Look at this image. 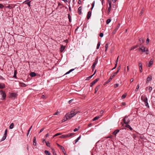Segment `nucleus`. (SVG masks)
Returning a JSON list of instances; mask_svg holds the SVG:
<instances>
[{"instance_id": "obj_1", "label": "nucleus", "mask_w": 155, "mask_h": 155, "mask_svg": "<svg viewBox=\"0 0 155 155\" xmlns=\"http://www.w3.org/2000/svg\"><path fill=\"white\" fill-rule=\"evenodd\" d=\"M141 100L145 103V105L149 107V106L148 103L147 101L148 99L147 97L145 96H141Z\"/></svg>"}, {"instance_id": "obj_2", "label": "nucleus", "mask_w": 155, "mask_h": 155, "mask_svg": "<svg viewBox=\"0 0 155 155\" xmlns=\"http://www.w3.org/2000/svg\"><path fill=\"white\" fill-rule=\"evenodd\" d=\"M0 95L1 96V100H3L6 97V94L2 90L0 91Z\"/></svg>"}, {"instance_id": "obj_3", "label": "nucleus", "mask_w": 155, "mask_h": 155, "mask_svg": "<svg viewBox=\"0 0 155 155\" xmlns=\"http://www.w3.org/2000/svg\"><path fill=\"white\" fill-rule=\"evenodd\" d=\"M123 121L124 124H127L129 123L130 121L129 118H128V116H126L123 119Z\"/></svg>"}, {"instance_id": "obj_4", "label": "nucleus", "mask_w": 155, "mask_h": 155, "mask_svg": "<svg viewBox=\"0 0 155 155\" xmlns=\"http://www.w3.org/2000/svg\"><path fill=\"white\" fill-rule=\"evenodd\" d=\"M79 112V111H76L75 109H73L71 112V113L73 114L72 115L73 117Z\"/></svg>"}, {"instance_id": "obj_5", "label": "nucleus", "mask_w": 155, "mask_h": 155, "mask_svg": "<svg viewBox=\"0 0 155 155\" xmlns=\"http://www.w3.org/2000/svg\"><path fill=\"white\" fill-rule=\"evenodd\" d=\"M138 66L139 67L140 71V72L141 73L143 71L142 63L140 61L139 62H138Z\"/></svg>"}, {"instance_id": "obj_6", "label": "nucleus", "mask_w": 155, "mask_h": 155, "mask_svg": "<svg viewBox=\"0 0 155 155\" xmlns=\"http://www.w3.org/2000/svg\"><path fill=\"white\" fill-rule=\"evenodd\" d=\"M138 49L139 50H141L143 52H145L146 51H148V49L146 50L144 46H142L141 47L139 48Z\"/></svg>"}, {"instance_id": "obj_7", "label": "nucleus", "mask_w": 155, "mask_h": 155, "mask_svg": "<svg viewBox=\"0 0 155 155\" xmlns=\"http://www.w3.org/2000/svg\"><path fill=\"white\" fill-rule=\"evenodd\" d=\"M72 114L71 113L70 114H67L66 115V117L68 118V119H70L72 117H73Z\"/></svg>"}, {"instance_id": "obj_8", "label": "nucleus", "mask_w": 155, "mask_h": 155, "mask_svg": "<svg viewBox=\"0 0 155 155\" xmlns=\"http://www.w3.org/2000/svg\"><path fill=\"white\" fill-rule=\"evenodd\" d=\"M99 80V78H97L94 80L90 84V86L92 87L93 85L94 84Z\"/></svg>"}, {"instance_id": "obj_9", "label": "nucleus", "mask_w": 155, "mask_h": 155, "mask_svg": "<svg viewBox=\"0 0 155 155\" xmlns=\"http://www.w3.org/2000/svg\"><path fill=\"white\" fill-rule=\"evenodd\" d=\"M120 26V24H119L118 25H117L116 28H115V29L112 32L113 34H115L117 30L118 29V28Z\"/></svg>"}, {"instance_id": "obj_10", "label": "nucleus", "mask_w": 155, "mask_h": 155, "mask_svg": "<svg viewBox=\"0 0 155 155\" xmlns=\"http://www.w3.org/2000/svg\"><path fill=\"white\" fill-rule=\"evenodd\" d=\"M91 11L88 12L87 16V18L88 19H89L90 18V17L91 16Z\"/></svg>"}, {"instance_id": "obj_11", "label": "nucleus", "mask_w": 155, "mask_h": 155, "mask_svg": "<svg viewBox=\"0 0 155 155\" xmlns=\"http://www.w3.org/2000/svg\"><path fill=\"white\" fill-rule=\"evenodd\" d=\"M152 79L151 76H149L147 78V83Z\"/></svg>"}, {"instance_id": "obj_12", "label": "nucleus", "mask_w": 155, "mask_h": 155, "mask_svg": "<svg viewBox=\"0 0 155 155\" xmlns=\"http://www.w3.org/2000/svg\"><path fill=\"white\" fill-rule=\"evenodd\" d=\"M5 87V85L4 83H0V88L3 89Z\"/></svg>"}, {"instance_id": "obj_13", "label": "nucleus", "mask_w": 155, "mask_h": 155, "mask_svg": "<svg viewBox=\"0 0 155 155\" xmlns=\"http://www.w3.org/2000/svg\"><path fill=\"white\" fill-rule=\"evenodd\" d=\"M81 10H82V7L81 6H80L79 7L78 9V12L79 15H81Z\"/></svg>"}, {"instance_id": "obj_14", "label": "nucleus", "mask_w": 155, "mask_h": 155, "mask_svg": "<svg viewBox=\"0 0 155 155\" xmlns=\"http://www.w3.org/2000/svg\"><path fill=\"white\" fill-rule=\"evenodd\" d=\"M65 48V47L63 45H61L60 48V51L61 52H62L64 50Z\"/></svg>"}, {"instance_id": "obj_15", "label": "nucleus", "mask_w": 155, "mask_h": 155, "mask_svg": "<svg viewBox=\"0 0 155 155\" xmlns=\"http://www.w3.org/2000/svg\"><path fill=\"white\" fill-rule=\"evenodd\" d=\"M153 60L152 59H151L150 60V61L149 63V64L148 65V67H150L152 64H153Z\"/></svg>"}, {"instance_id": "obj_16", "label": "nucleus", "mask_w": 155, "mask_h": 155, "mask_svg": "<svg viewBox=\"0 0 155 155\" xmlns=\"http://www.w3.org/2000/svg\"><path fill=\"white\" fill-rule=\"evenodd\" d=\"M119 130L118 129L115 130L114 132H113V134L114 135H116L117 133L119 132Z\"/></svg>"}, {"instance_id": "obj_17", "label": "nucleus", "mask_w": 155, "mask_h": 155, "mask_svg": "<svg viewBox=\"0 0 155 155\" xmlns=\"http://www.w3.org/2000/svg\"><path fill=\"white\" fill-rule=\"evenodd\" d=\"M17 96V94H16L15 93H11V94H10V97H16Z\"/></svg>"}, {"instance_id": "obj_18", "label": "nucleus", "mask_w": 155, "mask_h": 155, "mask_svg": "<svg viewBox=\"0 0 155 155\" xmlns=\"http://www.w3.org/2000/svg\"><path fill=\"white\" fill-rule=\"evenodd\" d=\"M30 75L31 77H34L36 75V74L34 72H32L30 73Z\"/></svg>"}, {"instance_id": "obj_19", "label": "nucleus", "mask_w": 155, "mask_h": 155, "mask_svg": "<svg viewBox=\"0 0 155 155\" xmlns=\"http://www.w3.org/2000/svg\"><path fill=\"white\" fill-rule=\"evenodd\" d=\"M97 63H98V59H97V58L95 59V61L94 62L92 66H93L95 67V65Z\"/></svg>"}, {"instance_id": "obj_20", "label": "nucleus", "mask_w": 155, "mask_h": 155, "mask_svg": "<svg viewBox=\"0 0 155 155\" xmlns=\"http://www.w3.org/2000/svg\"><path fill=\"white\" fill-rule=\"evenodd\" d=\"M67 137H68V134L63 135L60 137V138H66Z\"/></svg>"}, {"instance_id": "obj_21", "label": "nucleus", "mask_w": 155, "mask_h": 155, "mask_svg": "<svg viewBox=\"0 0 155 155\" xmlns=\"http://www.w3.org/2000/svg\"><path fill=\"white\" fill-rule=\"evenodd\" d=\"M33 145L35 146H36V145L37 143L36 140V138L35 137H34L33 138Z\"/></svg>"}, {"instance_id": "obj_22", "label": "nucleus", "mask_w": 155, "mask_h": 155, "mask_svg": "<svg viewBox=\"0 0 155 155\" xmlns=\"http://www.w3.org/2000/svg\"><path fill=\"white\" fill-rule=\"evenodd\" d=\"M57 146H58V147L60 148V149L62 150H64V147H62V146H61L59 144H58V143H57Z\"/></svg>"}, {"instance_id": "obj_23", "label": "nucleus", "mask_w": 155, "mask_h": 155, "mask_svg": "<svg viewBox=\"0 0 155 155\" xmlns=\"http://www.w3.org/2000/svg\"><path fill=\"white\" fill-rule=\"evenodd\" d=\"M68 120V118L66 117V116L65 115L64 117V119L62 120V122H64Z\"/></svg>"}, {"instance_id": "obj_24", "label": "nucleus", "mask_w": 155, "mask_h": 155, "mask_svg": "<svg viewBox=\"0 0 155 155\" xmlns=\"http://www.w3.org/2000/svg\"><path fill=\"white\" fill-rule=\"evenodd\" d=\"M45 154L46 155H50L51 153L48 151L45 150L44 151Z\"/></svg>"}, {"instance_id": "obj_25", "label": "nucleus", "mask_w": 155, "mask_h": 155, "mask_svg": "<svg viewBox=\"0 0 155 155\" xmlns=\"http://www.w3.org/2000/svg\"><path fill=\"white\" fill-rule=\"evenodd\" d=\"M14 126V124L13 123H12L10 124L9 128L10 129H12L13 128Z\"/></svg>"}, {"instance_id": "obj_26", "label": "nucleus", "mask_w": 155, "mask_h": 155, "mask_svg": "<svg viewBox=\"0 0 155 155\" xmlns=\"http://www.w3.org/2000/svg\"><path fill=\"white\" fill-rule=\"evenodd\" d=\"M74 70V69H71V70H70L68 71L67 72L64 74V75H66V74H69L71 72V71H73V70Z\"/></svg>"}, {"instance_id": "obj_27", "label": "nucleus", "mask_w": 155, "mask_h": 155, "mask_svg": "<svg viewBox=\"0 0 155 155\" xmlns=\"http://www.w3.org/2000/svg\"><path fill=\"white\" fill-rule=\"evenodd\" d=\"M117 72H115L113 74H112L110 76H111V77L113 78L117 74Z\"/></svg>"}, {"instance_id": "obj_28", "label": "nucleus", "mask_w": 155, "mask_h": 155, "mask_svg": "<svg viewBox=\"0 0 155 155\" xmlns=\"http://www.w3.org/2000/svg\"><path fill=\"white\" fill-rule=\"evenodd\" d=\"M81 137V136H80L79 137H78L76 140H75V143H76L77 142H78V141L80 140Z\"/></svg>"}, {"instance_id": "obj_29", "label": "nucleus", "mask_w": 155, "mask_h": 155, "mask_svg": "<svg viewBox=\"0 0 155 155\" xmlns=\"http://www.w3.org/2000/svg\"><path fill=\"white\" fill-rule=\"evenodd\" d=\"M20 84L21 86L23 87H25L27 86L26 84H25L23 83H20Z\"/></svg>"}, {"instance_id": "obj_30", "label": "nucleus", "mask_w": 155, "mask_h": 155, "mask_svg": "<svg viewBox=\"0 0 155 155\" xmlns=\"http://www.w3.org/2000/svg\"><path fill=\"white\" fill-rule=\"evenodd\" d=\"M99 117H100L99 116H96L93 118V121H95V120L98 119L99 118Z\"/></svg>"}, {"instance_id": "obj_31", "label": "nucleus", "mask_w": 155, "mask_h": 155, "mask_svg": "<svg viewBox=\"0 0 155 155\" xmlns=\"http://www.w3.org/2000/svg\"><path fill=\"white\" fill-rule=\"evenodd\" d=\"M68 18L69 20V21L70 22H71V17L70 14H68Z\"/></svg>"}, {"instance_id": "obj_32", "label": "nucleus", "mask_w": 155, "mask_h": 155, "mask_svg": "<svg viewBox=\"0 0 155 155\" xmlns=\"http://www.w3.org/2000/svg\"><path fill=\"white\" fill-rule=\"evenodd\" d=\"M112 78H113L110 76L109 79L105 83L107 84L109 83L112 79Z\"/></svg>"}, {"instance_id": "obj_33", "label": "nucleus", "mask_w": 155, "mask_h": 155, "mask_svg": "<svg viewBox=\"0 0 155 155\" xmlns=\"http://www.w3.org/2000/svg\"><path fill=\"white\" fill-rule=\"evenodd\" d=\"M125 127L128 128H129L131 130H132V128L130 127V126L128 124H126L125 126Z\"/></svg>"}, {"instance_id": "obj_34", "label": "nucleus", "mask_w": 155, "mask_h": 155, "mask_svg": "<svg viewBox=\"0 0 155 155\" xmlns=\"http://www.w3.org/2000/svg\"><path fill=\"white\" fill-rule=\"evenodd\" d=\"M93 76V75H92L91 76L87 77L86 78V80H90Z\"/></svg>"}, {"instance_id": "obj_35", "label": "nucleus", "mask_w": 155, "mask_h": 155, "mask_svg": "<svg viewBox=\"0 0 155 155\" xmlns=\"http://www.w3.org/2000/svg\"><path fill=\"white\" fill-rule=\"evenodd\" d=\"M32 126H31L29 128V130H28V133H27V136H28V135L29 133V132H30V131L31 130V129L32 128Z\"/></svg>"}, {"instance_id": "obj_36", "label": "nucleus", "mask_w": 155, "mask_h": 155, "mask_svg": "<svg viewBox=\"0 0 155 155\" xmlns=\"http://www.w3.org/2000/svg\"><path fill=\"white\" fill-rule=\"evenodd\" d=\"M101 43L100 42H98L97 43V49H98L99 48V47Z\"/></svg>"}, {"instance_id": "obj_37", "label": "nucleus", "mask_w": 155, "mask_h": 155, "mask_svg": "<svg viewBox=\"0 0 155 155\" xmlns=\"http://www.w3.org/2000/svg\"><path fill=\"white\" fill-rule=\"evenodd\" d=\"M74 134V133H72L69 134H68V137H70L72 136Z\"/></svg>"}, {"instance_id": "obj_38", "label": "nucleus", "mask_w": 155, "mask_h": 155, "mask_svg": "<svg viewBox=\"0 0 155 155\" xmlns=\"http://www.w3.org/2000/svg\"><path fill=\"white\" fill-rule=\"evenodd\" d=\"M139 41L141 43H143V39L142 38H140Z\"/></svg>"}, {"instance_id": "obj_39", "label": "nucleus", "mask_w": 155, "mask_h": 155, "mask_svg": "<svg viewBox=\"0 0 155 155\" xmlns=\"http://www.w3.org/2000/svg\"><path fill=\"white\" fill-rule=\"evenodd\" d=\"M139 87H140L139 85V84H138L137 85V87H136V89H135V91H138V89H139Z\"/></svg>"}, {"instance_id": "obj_40", "label": "nucleus", "mask_w": 155, "mask_h": 155, "mask_svg": "<svg viewBox=\"0 0 155 155\" xmlns=\"http://www.w3.org/2000/svg\"><path fill=\"white\" fill-rule=\"evenodd\" d=\"M6 137V136H3V137H2V139L1 140V141H2L4 140L5 139Z\"/></svg>"}, {"instance_id": "obj_41", "label": "nucleus", "mask_w": 155, "mask_h": 155, "mask_svg": "<svg viewBox=\"0 0 155 155\" xmlns=\"http://www.w3.org/2000/svg\"><path fill=\"white\" fill-rule=\"evenodd\" d=\"M52 152L53 155H57V154L55 153V151L54 150V149H52Z\"/></svg>"}, {"instance_id": "obj_42", "label": "nucleus", "mask_w": 155, "mask_h": 155, "mask_svg": "<svg viewBox=\"0 0 155 155\" xmlns=\"http://www.w3.org/2000/svg\"><path fill=\"white\" fill-rule=\"evenodd\" d=\"M111 21V20L110 19H108L106 21V23L107 24H108Z\"/></svg>"}, {"instance_id": "obj_43", "label": "nucleus", "mask_w": 155, "mask_h": 155, "mask_svg": "<svg viewBox=\"0 0 155 155\" xmlns=\"http://www.w3.org/2000/svg\"><path fill=\"white\" fill-rule=\"evenodd\" d=\"M46 145L48 147H50V143L48 142L45 141Z\"/></svg>"}, {"instance_id": "obj_44", "label": "nucleus", "mask_w": 155, "mask_h": 155, "mask_svg": "<svg viewBox=\"0 0 155 155\" xmlns=\"http://www.w3.org/2000/svg\"><path fill=\"white\" fill-rule=\"evenodd\" d=\"M108 47V43H106L105 46V51H106L107 48Z\"/></svg>"}, {"instance_id": "obj_45", "label": "nucleus", "mask_w": 155, "mask_h": 155, "mask_svg": "<svg viewBox=\"0 0 155 155\" xmlns=\"http://www.w3.org/2000/svg\"><path fill=\"white\" fill-rule=\"evenodd\" d=\"M7 130L6 129L5 130L4 136H5L6 137V135H7Z\"/></svg>"}, {"instance_id": "obj_46", "label": "nucleus", "mask_w": 155, "mask_h": 155, "mask_svg": "<svg viewBox=\"0 0 155 155\" xmlns=\"http://www.w3.org/2000/svg\"><path fill=\"white\" fill-rule=\"evenodd\" d=\"M108 3L109 5V7H111V1L109 0H108Z\"/></svg>"}, {"instance_id": "obj_47", "label": "nucleus", "mask_w": 155, "mask_h": 155, "mask_svg": "<svg viewBox=\"0 0 155 155\" xmlns=\"http://www.w3.org/2000/svg\"><path fill=\"white\" fill-rule=\"evenodd\" d=\"M98 87H97L95 88V91L94 93L95 94L98 91Z\"/></svg>"}, {"instance_id": "obj_48", "label": "nucleus", "mask_w": 155, "mask_h": 155, "mask_svg": "<svg viewBox=\"0 0 155 155\" xmlns=\"http://www.w3.org/2000/svg\"><path fill=\"white\" fill-rule=\"evenodd\" d=\"M148 87H149V92H150L152 89V87H147V88Z\"/></svg>"}, {"instance_id": "obj_49", "label": "nucleus", "mask_w": 155, "mask_h": 155, "mask_svg": "<svg viewBox=\"0 0 155 155\" xmlns=\"http://www.w3.org/2000/svg\"><path fill=\"white\" fill-rule=\"evenodd\" d=\"M126 96V94H124L122 96L121 98L122 99L124 98Z\"/></svg>"}, {"instance_id": "obj_50", "label": "nucleus", "mask_w": 155, "mask_h": 155, "mask_svg": "<svg viewBox=\"0 0 155 155\" xmlns=\"http://www.w3.org/2000/svg\"><path fill=\"white\" fill-rule=\"evenodd\" d=\"M61 133H58L56 134H55L54 136L53 137H55L57 136H58L59 135H61Z\"/></svg>"}, {"instance_id": "obj_51", "label": "nucleus", "mask_w": 155, "mask_h": 155, "mask_svg": "<svg viewBox=\"0 0 155 155\" xmlns=\"http://www.w3.org/2000/svg\"><path fill=\"white\" fill-rule=\"evenodd\" d=\"M111 7H109V8H108V11H107V12H108V13H109L110 12V10H111Z\"/></svg>"}, {"instance_id": "obj_52", "label": "nucleus", "mask_w": 155, "mask_h": 155, "mask_svg": "<svg viewBox=\"0 0 155 155\" xmlns=\"http://www.w3.org/2000/svg\"><path fill=\"white\" fill-rule=\"evenodd\" d=\"M16 71H15L14 73V76H13V77L14 78H16Z\"/></svg>"}, {"instance_id": "obj_53", "label": "nucleus", "mask_w": 155, "mask_h": 155, "mask_svg": "<svg viewBox=\"0 0 155 155\" xmlns=\"http://www.w3.org/2000/svg\"><path fill=\"white\" fill-rule=\"evenodd\" d=\"M104 34L102 33H101L99 34V36L100 37H102L103 36Z\"/></svg>"}, {"instance_id": "obj_54", "label": "nucleus", "mask_w": 155, "mask_h": 155, "mask_svg": "<svg viewBox=\"0 0 155 155\" xmlns=\"http://www.w3.org/2000/svg\"><path fill=\"white\" fill-rule=\"evenodd\" d=\"M120 66L118 67L117 69V73H118V72H119V71L120 70Z\"/></svg>"}, {"instance_id": "obj_55", "label": "nucleus", "mask_w": 155, "mask_h": 155, "mask_svg": "<svg viewBox=\"0 0 155 155\" xmlns=\"http://www.w3.org/2000/svg\"><path fill=\"white\" fill-rule=\"evenodd\" d=\"M59 113V112L57 111V112H55L54 114V115H58Z\"/></svg>"}, {"instance_id": "obj_56", "label": "nucleus", "mask_w": 155, "mask_h": 155, "mask_svg": "<svg viewBox=\"0 0 155 155\" xmlns=\"http://www.w3.org/2000/svg\"><path fill=\"white\" fill-rule=\"evenodd\" d=\"M114 86L115 88H116L118 86V84H114Z\"/></svg>"}, {"instance_id": "obj_57", "label": "nucleus", "mask_w": 155, "mask_h": 155, "mask_svg": "<svg viewBox=\"0 0 155 155\" xmlns=\"http://www.w3.org/2000/svg\"><path fill=\"white\" fill-rule=\"evenodd\" d=\"M4 6L3 5H2L1 4H0V8H4Z\"/></svg>"}, {"instance_id": "obj_58", "label": "nucleus", "mask_w": 155, "mask_h": 155, "mask_svg": "<svg viewBox=\"0 0 155 155\" xmlns=\"http://www.w3.org/2000/svg\"><path fill=\"white\" fill-rule=\"evenodd\" d=\"M95 4V1H94L92 4V7H94Z\"/></svg>"}, {"instance_id": "obj_59", "label": "nucleus", "mask_w": 155, "mask_h": 155, "mask_svg": "<svg viewBox=\"0 0 155 155\" xmlns=\"http://www.w3.org/2000/svg\"><path fill=\"white\" fill-rule=\"evenodd\" d=\"M149 42V39L148 38H147L146 40V43L147 44H148Z\"/></svg>"}, {"instance_id": "obj_60", "label": "nucleus", "mask_w": 155, "mask_h": 155, "mask_svg": "<svg viewBox=\"0 0 155 155\" xmlns=\"http://www.w3.org/2000/svg\"><path fill=\"white\" fill-rule=\"evenodd\" d=\"M74 100L73 99H72L71 100H70L68 102V103L69 104H70L71 102L73 101Z\"/></svg>"}, {"instance_id": "obj_61", "label": "nucleus", "mask_w": 155, "mask_h": 155, "mask_svg": "<svg viewBox=\"0 0 155 155\" xmlns=\"http://www.w3.org/2000/svg\"><path fill=\"white\" fill-rule=\"evenodd\" d=\"M44 128H42L40 131L39 132V133H40L41 132H42L44 130Z\"/></svg>"}, {"instance_id": "obj_62", "label": "nucleus", "mask_w": 155, "mask_h": 155, "mask_svg": "<svg viewBox=\"0 0 155 155\" xmlns=\"http://www.w3.org/2000/svg\"><path fill=\"white\" fill-rule=\"evenodd\" d=\"M135 47H134V46H133V47H132L131 48V49H130V50H133L134 49H135Z\"/></svg>"}, {"instance_id": "obj_63", "label": "nucleus", "mask_w": 155, "mask_h": 155, "mask_svg": "<svg viewBox=\"0 0 155 155\" xmlns=\"http://www.w3.org/2000/svg\"><path fill=\"white\" fill-rule=\"evenodd\" d=\"M78 130V129L77 128H75L74 130V132H76Z\"/></svg>"}, {"instance_id": "obj_64", "label": "nucleus", "mask_w": 155, "mask_h": 155, "mask_svg": "<svg viewBox=\"0 0 155 155\" xmlns=\"http://www.w3.org/2000/svg\"><path fill=\"white\" fill-rule=\"evenodd\" d=\"M0 79H2V80H4L5 79L2 77V76H0Z\"/></svg>"}]
</instances>
